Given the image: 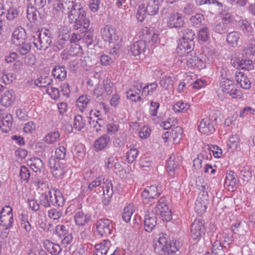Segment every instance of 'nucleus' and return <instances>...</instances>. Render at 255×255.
<instances>
[{"mask_svg": "<svg viewBox=\"0 0 255 255\" xmlns=\"http://www.w3.org/2000/svg\"><path fill=\"white\" fill-rule=\"evenodd\" d=\"M70 23H74L73 28L78 30L82 26L87 30L90 26V20L86 16V12L80 3L71 5L68 15Z\"/></svg>", "mask_w": 255, "mask_h": 255, "instance_id": "obj_1", "label": "nucleus"}, {"mask_svg": "<svg viewBox=\"0 0 255 255\" xmlns=\"http://www.w3.org/2000/svg\"><path fill=\"white\" fill-rule=\"evenodd\" d=\"M32 43L38 50H46L52 42L50 31L45 29L43 30H37L32 36Z\"/></svg>", "mask_w": 255, "mask_h": 255, "instance_id": "obj_2", "label": "nucleus"}, {"mask_svg": "<svg viewBox=\"0 0 255 255\" xmlns=\"http://www.w3.org/2000/svg\"><path fill=\"white\" fill-rule=\"evenodd\" d=\"M95 226L97 233L103 238H108L112 233V222L108 219L101 218L98 220Z\"/></svg>", "mask_w": 255, "mask_h": 255, "instance_id": "obj_3", "label": "nucleus"}, {"mask_svg": "<svg viewBox=\"0 0 255 255\" xmlns=\"http://www.w3.org/2000/svg\"><path fill=\"white\" fill-rule=\"evenodd\" d=\"M226 69L223 68L221 71L222 77L220 82V87L224 93L229 94L233 98L240 96V92L235 88L233 82L229 78L224 76V72H226Z\"/></svg>", "mask_w": 255, "mask_h": 255, "instance_id": "obj_4", "label": "nucleus"}, {"mask_svg": "<svg viewBox=\"0 0 255 255\" xmlns=\"http://www.w3.org/2000/svg\"><path fill=\"white\" fill-rule=\"evenodd\" d=\"M205 221L201 218L196 219L191 225V237L193 240L199 241L206 232Z\"/></svg>", "mask_w": 255, "mask_h": 255, "instance_id": "obj_5", "label": "nucleus"}, {"mask_svg": "<svg viewBox=\"0 0 255 255\" xmlns=\"http://www.w3.org/2000/svg\"><path fill=\"white\" fill-rule=\"evenodd\" d=\"M0 225L9 229L12 227L13 223V215L12 208L9 206L3 207L0 212Z\"/></svg>", "mask_w": 255, "mask_h": 255, "instance_id": "obj_6", "label": "nucleus"}, {"mask_svg": "<svg viewBox=\"0 0 255 255\" xmlns=\"http://www.w3.org/2000/svg\"><path fill=\"white\" fill-rule=\"evenodd\" d=\"M141 41L152 46L156 43L158 38V34L156 33L153 27H145L141 30L140 35Z\"/></svg>", "mask_w": 255, "mask_h": 255, "instance_id": "obj_7", "label": "nucleus"}, {"mask_svg": "<svg viewBox=\"0 0 255 255\" xmlns=\"http://www.w3.org/2000/svg\"><path fill=\"white\" fill-rule=\"evenodd\" d=\"M186 64L189 68L201 69L206 67L203 55H197L195 53L187 55Z\"/></svg>", "mask_w": 255, "mask_h": 255, "instance_id": "obj_8", "label": "nucleus"}, {"mask_svg": "<svg viewBox=\"0 0 255 255\" xmlns=\"http://www.w3.org/2000/svg\"><path fill=\"white\" fill-rule=\"evenodd\" d=\"M102 38L106 42L116 43L119 41V36L116 29L110 25H106L101 29Z\"/></svg>", "mask_w": 255, "mask_h": 255, "instance_id": "obj_9", "label": "nucleus"}, {"mask_svg": "<svg viewBox=\"0 0 255 255\" xmlns=\"http://www.w3.org/2000/svg\"><path fill=\"white\" fill-rule=\"evenodd\" d=\"M48 194V203L50 207L52 205L55 207H62L65 202L64 198L60 191L57 189L52 192L49 190Z\"/></svg>", "mask_w": 255, "mask_h": 255, "instance_id": "obj_10", "label": "nucleus"}, {"mask_svg": "<svg viewBox=\"0 0 255 255\" xmlns=\"http://www.w3.org/2000/svg\"><path fill=\"white\" fill-rule=\"evenodd\" d=\"M194 41L186 40L183 38H180L178 41L177 52L181 56L188 55L194 49Z\"/></svg>", "mask_w": 255, "mask_h": 255, "instance_id": "obj_11", "label": "nucleus"}, {"mask_svg": "<svg viewBox=\"0 0 255 255\" xmlns=\"http://www.w3.org/2000/svg\"><path fill=\"white\" fill-rule=\"evenodd\" d=\"M167 23L170 28H180L184 26L185 21L181 13L173 12L168 17Z\"/></svg>", "mask_w": 255, "mask_h": 255, "instance_id": "obj_12", "label": "nucleus"}, {"mask_svg": "<svg viewBox=\"0 0 255 255\" xmlns=\"http://www.w3.org/2000/svg\"><path fill=\"white\" fill-rule=\"evenodd\" d=\"M222 153V149L218 146L215 145L213 146V149L212 150L208 149L202 150L194 159H211L212 155L215 158H219L221 157Z\"/></svg>", "mask_w": 255, "mask_h": 255, "instance_id": "obj_13", "label": "nucleus"}, {"mask_svg": "<svg viewBox=\"0 0 255 255\" xmlns=\"http://www.w3.org/2000/svg\"><path fill=\"white\" fill-rule=\"evenodd\" d=\"M231 63L232 66L238 69L247 70L251 73L253 72L254 70L253 62L250 59L237 58L233 62L232 59Z\"/></svg>", "mask_w": 255, "mask_h": 255, "instance_id": "obj_14", "label": "nucleus"}, {"mask_svg": "<svg viewBox=\"0 0 255 255\" xmlns=\"http://www.w3.org/2000/svg\"><path fill=\"white\" fill-rule=\"evenodd\" d=\"M156 215L153 211H147L145 212L144 224L145 231L150 232L156 225Z\"/></svg>", "mask_w": 255, "mask_h": 255, "instance_id": "obj_15", "label": "nucleus"}, {"mask_svg": "<svg viewBox=\"0 0 255 255\" xmlns=\"http://www.w3.org/2000/svg\"><path fill=\"white\" fill-rule=\"evenodd\" d=\"M215 123L210 121L209 118H205L200 122L199 130L202 133L211 134L215 130Z\"/></svg>", "mask_w": 255, "mask_h": 255, "instance_id": "obj_16", "label": "nucleus"}, {"mask_svg": "<svg viewBox=\"0 0 255 255\" xmlns=\"http://www.w3.org/2000/svg\"><path fill=\"white\" fill-rule=\"evenodd\" d=\"M103 190L104 198L102 202L104 205L107 206L113 194V184L111 180L107 179L105 182L104 181Z\"/></svg>", "mask_w": 255, "mask_h": 255, "instance_id": "obj_17", "label": "nucleus"}, {"mask_svg": "<svg viewBox=\"0 0 255 255\" xmlns=\"http://www.w3.org/2000/svg\"><path fill=\"white\" fill-rule=\"evenodd\" d=\"M27 39V35L25 29L19 26L16 28L12 33L11 36L12 42L15 45H19L22 42H24Z\"/></svg>", "mask_w": 255, "mask_h": 255, "instance_id": "obj_18", "label": "nucleus"}, {"mask_svg": "<svg viewBox=\"0 0 255 255\" xmlns=\"http://www.w3.org/2000/svg\"><path fill=\"white\" fill-rule=\"evenodd\" d=\"M15 99L14 91L12 89L7 90L2 95L0 103L2 106L8 107L14 103Z\"/></svg>", "mask_w": 255, "mask_h": 255, "instance_id": "obj_19", "label": "nucleus"}, {"mask_svg": "<svg viewBox=\"0 0 255 255\" xmlns=\"http://www.w3.org/2000/svg\"><path fill=\"white\" fill-rule=\"evenodd\" d=\"M91 220V215L89 213H86L79 210L76 211L74 215V220L77 225L85 226Z\"/></svg>", "mask_w": 255, "mask_h": 255, "instance_id": "obj_20", "label": "nucleus"}, {"mask_svg": "<svg viewBox=\"0 0 255 255\" xmlns=\"http://www.w3.org/2000/svg\"><path fill=\"white\" fill-rule=\"evenodd\" d=\"M44 249L51 255H58L60 254L62 249L58 244L54 243L49 240H46L43 242Z\"/></svg>", "mask_w": 255, "mask_h": 255, "instance_id": "obj_21", "label": "nucleus"}, {"mask_svg": "<svg viewBox=\"0 0 255 255\" xmlns=\"http://www.w3.org/2000/svg\"><path fill=\"white\" fill-rule=\"evenodd\" d=\"M235 75V80L238 84L240 85L241 88L244 89H249L250 88L251 82L243 72L236 71Z\"/></svg>", "mask_w": 255, "mask_h": 255, "instance_id": "obj_22", "label": "nucleus"}, {"mask_svg": "<svg viewBox=\"0 0 255 255\" xmlns=\"http://www.w3.org/2000/svg\"><path fill=\"white\" fill-rule=\"evenodd\" d=\"M159 236L157 243L154 247V251L157 253H160V250L163 251L169 242L168 236L166 234L161 233Z\"/></svg>", "mask_w": 255, "mask_h": 255, "instance_id": "obj_23", "label": "nucleus"}, {"mask_svg": "<svg viewBox=\"0 0 255 255\" xmlns=\"http://www.w3.org/2000/svg\"><path fill=\"white\" fill-rule=\"evenodd\" d=\"M146 45L143 41L139 40L135 42L130 47L131 53L134 56H138L145 52Z\"/></svg>", "mask_w": 255, "mask_h": 255, "instance_id": "obj_24", "label": "nucleus"}, {"mask_svg": "<svg viewBox=\"0 0 255 255\" xmlns=\"http://www.w3.org/2000/svg\"><path fill=\"white\" fill-rule=\"evenodd\" d=\"M38 9L35 6H33L32 4H29L26 9L27 18L30 22H34L40 17V13L37 10Z\"/></svg>", "mask_w": 255, "mask_h": 255, "instance_id": "obj_25", "label": "nucleus"}, {"mask_svg": "<svg viewBox=\"0 0 255 255\" xmlns=\"http://www.w3.org/2000/svg\"><path fill=\"white\" fill-rule=\"evenodd\" d=\"M160 3L159 0H149L146 7L147 14L150 15H156L158 12Z\"/></svg>", "mask_w": 255, "mask_h": 255, "instance_id": "obj_26", "label": "nucleus"}, {"mask_svg": "<svg viewBox=\"0 0 255 255\" xmlns=\"http://www.w3.org/2000/svg\"><path fill=\"white\" fill-rule=\"evenodd\" d=\"M12 125V117L10 114H6L1 120L0 128L4 132L7 133L10 129Z\"/></svg>", "mask_w": 255, "mask_h": 255, "instance_id": "obj_27", "label": "nucleus"}, {"mask_svg": "<svg viewBox=\"0 0 255 255\" xmlns=\"http://www.w3.org/2000/svg\"><path fill=\"white\" fill-rule=\"evenodd\" d=\"M53 76L60 81H63L67 77V71L64 66H56L52 71Z\"/></svg>", "mask_w": 255, "mask_h": 255, "instance_id": "obj_28", "label": "nucleus"}, {"mask_svg": "<svg viewBox=\"0 0 255 255\" xmlns=\"http://www.w3.org/2000/svg\"><path fill=\"white\" fill-rule=\"evenodd\" d=\"M69 39V35L65 34L58 37L57 41L53 45V50L59 51L63 49L68 43Z\"/></svg>", "mask_w": 255, "mask_h": 255, "instance_id": "obj_29", "label": "nucleus"}, {"mask_svg": "<svg viewBox=\"0 0 255 255\" xmlns=\"http://www.w3.org/2000/svg\"><path fill=\"white\" fill-rule=\"evenodd\" d=\"M241 36V34L239 32L232 31L227 34L226 41L230 45L235 47L238 45Z\"/></svg>", "mask_w": 255, "mask_h": 255, "instance_id": "obj_30", "label": "nucleus"}, {"mask_svg": "<svg viewBox=\"0 0 255 255\" xmlns=\"http://www.w3.org/2000/svg\"><path fill=\"white\" fill-rule=\"evenodd\" d=\"M91 101V97L88 95L80 96L76 101V106L81 112H83Z\"/></svg>", "mask_w": 255, "mask_h": 255, "instance_id": "obj_31", "label": "nucleus"}, {"mask_svg": "<svg viewBox=\"0 0 255 255\" xmlns=\"http://www.w3.org/2000/svg\"><path fill=\"white\" fill-rule=\"evenodd\" d=\"M236 174L233 171H229L227 172L225 185L232 186V190H234V187L238 184V180L236 179Z\"/></svg>", "mask_w": 255, "mask_h": 255, "instance_id": "obj_32", "label": "nucleus"}, {"mask_svg": "<svg viewBox=\"0 0 255 255\" xmlns=\"http://www.w3.org/2000/svg\"><path fill=\"white\" fill-rule=\"evenodd\" d=\"M197 5H201L204 4L212 5L215 7V11L216 12H220L222 9L223 4L217 0H195Z\"/></svg>", "mask_w": 255, "mask_h": 255, "instance_id": "obj_33", "label": "nucleus"}, {"mask_svg": "<svg viewBox=\"0 0 255 255\" xmlns=\"http://www.w3.org/2000/svg\"><path fill=\"white\" fill-rule=\"evenodd\" d=\"M139 88H138L137 90L130 88L127 92V97L128 99L135 102L140 101L141 100V99L140 96H136V95H138L140 93L141 89H142V86L141 85H139Z\"/></svg>", "mask_w": 255, "mask_h": 255, "instance_id": "obj_34", "label": "nucleus"}, {"mask_svg": "<svg viewBox=\"0 0 255 255\" xmlns=\"http://www.w3.org/2000/svg\"><path fill=\"white\" fill-rule=\"evenodd\" d=\"M110 140V137L107 134L101 136L95 142L94 146L96 149L97 150L103 149L108 145Z\"/></svg>", "mask_w": 255, "mask_h": 255, "instance_id": "obj_35", "label": "nucleus"}, {"mask_svg": "<svg viewBox=\"0 0 255 255\" xmlns=\"http://www.w3.org/2000/svg\"><path fill=\"white\" fill-rule=\"evenodd\" d=\"M190 105L183 101H178L172 106V110L175 113H186L190 108Z\"/></svg>", "mask_w": 255, "mask_h": 255, "instance_id": "obj_36", "label": "nucleus"}, {"mask_svg": "<svg viewBox=\"0 0 255 255\" xmlns=\"http://www.w3.org/2000/svg\"><path fill=\"white\" fill-rule=\"evenodd\" d=\"M180 247V243L178 241L169 240V243L163 251L170 255L176 253L179 250Z\"/></svg>", "mask_w": 255, "mask_h": 255, "instance_id": "obj_37", "label": "nucleus"}, {"mask_svg": "<svg viewBox=\"0 0 255 255\" xmlns=\"http://www.w3.org/2000/svg\"><path fill=\"white\" fill-rule=\"evenodd\" d=\"M86 120L80 115L75 116L74 119L73 127L78 131H80L86 126Z\"/></svg>", "mask_w": 255, "mask_h": 255, "instance_id": "obj_38", "label": "nucleus"}, {"mask_svg": "<svg viewBox=\"0 0 255 255\" xmlns=\"http://www.w3.org/2000/svg\"><path fill=\"white\" fill-rule=\"evenodd\" d=\"M17 48L16 49L17 51L22 56L27 55L30 51L31 48V45L30 43L24 42H21L19 45H15Z\"/></svg>", "mask_w": 255, "mask_h": 255, "instance_id": "obj_39", "label": "nucleus"}, {"mask_svg": "<svg viewBox=\"0 0 255 255\" xmlns=\"http://www.w3.org/2000/svg\"><path fill=\"white\" fill-rule=\"evenodd\" d=\"M240 142V138L238 135L235 134L230 136L227 143V148L229 150L231 149L232 150L237 149Z\"/></svg>", "mask_w": 255, "mask_h": 255, "instance_id": "obj_40", "label": "nucleus"}, {"mask_svg": "<svg viewBox=\"0 0 255 255\" xmlns=\"http://www.w3.org/2000/svg\"><path fill=\"white\" fill-rule=\"evenodd\" d=\"M179 35L181 37V38H183L186 40L190 41H194L195 35V32L192 29L189 28H184L182 29L179 32Z\"/></svg>", "mask_w": 255, "mask_h": 255, "instance_id": "obj_41", "label": "nucleus"}, {"mask_svg": "<svg viewBox=\"0 0 255 255\" xmlns=\"http://www.w3.org/2000/svg\"><path fill=\"white\" fill-rule=\"evenodd\" d=\"M170 135L173 141L178 142L182 137V128L179 126L172 128Z\"/></svg>", "mask_w": 255, "mask_h": 255, "instance_id": "obj_42", "label": "nucleus"}, {"mask_svg": "<svg viewBox=\"0 0 255 255\" xmlns=\"http://www.w3.org/2000/svg\"><path fill=\"white\" fill-rule=\"evenodd\" d=\"M204 20V15L200 13H196L192 15L189 19L190 23L194 27H198L201 25L202 22Z\"/></svg>", "mask_w": 255, "mask_h": 255, "instance_id": "obj_43", "label": "nucleus"}, {"mask_svg": "<svg viewBox=\"0 0 255 255\" xmlns=\"http://www.w3.org/2000/svg\"><path fill=\"white\" fill-rule=\"evenodd\" d=\"M60 134L58 131L49 132L44 137V141L47 144H52L58 141Z\"/></svg>", "mask_w": 255, "mask_h": 255, "instance_id": "obj_44", "label": "nucleus"}, {"mask_svg": "<svg viewBox=\"0 0 255 255\" xmlns=\"http://www.w3.org/2000/svg\"><path fill=\"white\" fill-rule=\"evenodd\" d=\"M210 38L209 29L207 26H203L198 31V38L199 41L206 42Z\"/></svg>", "mask_w": 255, "mask_h": 255, "instance_id": "obj_45", "label": "nucleus"}, {"mask_svg": "<svg viewBox=\"0 0 255 255\" xmlns=\"http://www.w3.org/2000/svg\"><path fill=\"white\" fill-rule=\"evenodd\" d=\"M211 255H225L223 246L220 241L216 240L212 245Z\"/></svg>", "mask_w": 255, "mask_h": 255, "instance_id": "obj_46", "label": "nucleus"}, {"mask_svg": "<svg viewBox=\"0 0 255 255\" xmlns=\"http://www.w3.org/2000/svg\"><path fill=\"white\" fill-rule=\"evenodd\" d=\"M53 82L52 79L49 77H41L35 81V84L39 87H46Z\"/></svg>", "mask_w": 255, "mask_h": 255, "instance_id": "obj_47", "label": "nucleus"}, {"mask_svg": "<svg viewBox=\"0 0 255 255\" xmlns=\"http://www.w3.org/2000/svg\"><path fill=\"white\" fill-rule=\"evenodd\" d=\"M246 226V224L245 222H242L239 221L238 222L233 224L232 226V231L234 234H243L246 231L244 229V227Z\"/></svg>", "mask_w": 255, "mask_h": 255, "instance_id": "obj_48", "label": "nucleus"}, {"mask_svg": "<svg viewBox=\"0 0 255 255\" xmlns=\"http://www.w3.org/2000/svg\"><path fill=\"white\" fill-rule=\"evenodd\" d=\"M208 203L196 201L195 206V211L199 215H202L206 211L207 204Z\"/></svg>", "mask_w": 255, "mask_h": 255, "instance_id": "obj_49", "label": "nucleus"}, {"mask_svg": "<svg viewBox=\"0 0 255 255\" xmlns=\"http://www.w3.org/2000/svg\"><path fill=\"white\" fill-rule=\"evenodd\" d=\"M147 12L144 5L142 3L139 4L138 7L136 16L137 20L140 22H142L146 16Z\"/></svg>", "mask_w": 255, "mask_h": 255, "instance_id": "obj_50", "label": "nucleus"}, {"mask_svg": "<svg viewBox=\"0 0 255 255\" xmlns=\"http://www.w3.org/2000/svg\"><path fill=\"white\" fill-rule=\"evenodd\" d=\"M70 56L81 55L83 53L82 47L77 43L72 44L69 50Z\"/></svg>", "mask_w": 255, "mask_h": 255, "instance_id": "obj_51", "label": "nucleus"}, {"mask_svg": "<svg viewBox=\"0 0 255 255\" xmlns=\"http://www.w3.org/2000/svg\"><path fill=\"white\" fill-rule=\"evenodd\" d=\"M229 26L226 23L221 22L215 24L214 30L219 34H224L228 31Z\"/></svg>", "mask_w": 255, "mask_h": 255, "instance_id": "obj_52", "label": "nucleus"}, {"mask_svg": "<svg viewBox=\"0 0 255 255\" xmlns=\"http://www.w3.org/2000/svg\"><path fill=\"white\" fill-rule=\"evenodd\" d=\"M239 25L244 33H251L253 32V29L250 22L247 20L243 19L239 21Z\"/></svg>", "mask_w": 255, "mask_h": 255, "instance_id": "obj_53", "label": "nucleus"}, {"mask_svg": "<svg viewBox=\"0 0 255 255\" xmlns=\"http://www.w3.org/2000/svg\"><path fill=\"white\" fill-rule=\"evenodd\" d=\"M241 176L242 180L245 181H248L251 179L252 173L249 166L246 165L243 167L241 170Z\"/></svg>", "mask_w": 255, "mask_h": 255, "instance_id": "obj_54", "label": "nucleus"}, {"mask_svg": "<svg viewBox=\"0 0 255 255\" xmlns=\"http://www.w3.org/2000/svg\"><path fill=\"white\" fill-rule=\"evenodd\" d=\"M6 10V18L8 20H12L18 16V12L16 7L12 6L8 7Z\"/></svg>", "mask_w": 255, "mask_h": 255, "instance_id": "obj_55", "label": "nucleus"}, {"mask_svg": "<svg viewBox=\"0 0 255 255\" xmlns=\"http://www.w3.org/2000/svg\"><path fill=\"white\" fill-rule=\"evenodd\" d=\"M93 30H89L87 31L82 37L83 41L88 47L93 43Z\"/></svg>", "mask_w": 255, "mask_h": 255, "instance_id": "obj_56", "label": "nucleus"}, {"mask_svg": "<svg viewBox=\"0 0 255 255\" xmlns=\"http://www.w3.org/2000/svg\"><path fill=\"white\" fill-rule=\"evenodd\" d=\"M103 85L105 92L108 95H111L113 93L114 84L110 79L107 78L104 80Z\"/></svg>", "mask_w": 255, "mask_h": 255, "instance_id": "obj_57", "label": "nucleus"}, {"mask_svg": "<svg viewBox=\"0 0 255 255\" xmlns=\"http://www.w3.org/2000/svg\"><path fill=\"white\" fill-rule=\"evenodd\" d=\"M108 250L107 246L103 244L96 245L95 255H106Z\"/></svg>", "mask_w": 255, "mask_h": 255, "instance_id": "obj_58", "label": "nucleus"}, {"mask_svg": "<svg viewBox=\"0 0 255 255\" xmlns=\"http://www.w3.org/2000/svg\"><path fill=\"white\" fill-rule=\"evenodd\" d=\"M157 84L156 82L150 83L146 85L142 88V94H144L145 95H150L153 93L157 88Z\"/></svg>", "mask_w": 255, "mask_h": 255, "instance_id": "obj_59", "label": "nucleus"}, {"mask_svg": "<svg viewBox=\"0 0 255 255\" xmlns=\"http://www.w3.org/2000/svg\"><path fill=\"white\" fill-rule=\"evenodd\" d=\"M145 191L150 193V197H152L153 199H156L160 194L158 190V187L156 186H148L145 188Z\"/></svg>", "mask_w": 255, "mask_h": 255, "instance_id": "obj_60", "label": "nucleus"}, {"mask_svg": "<svg viewBox=\"0 0 255 255\" xmlns=\"http://www.w3.org/2000/svg\"><path fill=\"white\" fill-rule=\"evenodd\" d=\"M160 86L167 90L172 87V80L170 77L165 76L163 77L160 82Z\"/></svg>", "mask_w": 255, "mask_h": 255, "instance_id": "obj_61", "label": "nucleus"}, {"mask_svg": "<svg viewBox=\"0 0 255 255\" xmlns=\"http://www.w3.org/2000/svg\"><path fill=\"white\" fill-rule=\"evenodd\" d=\"M104 181V178L102 176H99L97 177L95 179H94L91 183H90L88 185L87 190L90 191H92L94 190V188L100 186L102 181Z\"/></svg>", "mask_w": 255, "mask_h": 255, "instance_id": "obj_62", "label": "nucleus"}, {"mask_svg": "<svg viewBox=\"0 0 255 255\" xmlns=\"http://www.w3.org/2000/svg\"><path fill=\"white\" fill-rule=\"evenodd\" d=\"M133 214V210L129 207H126L124 209L122 214V218L124 221L128 223L130 221L131 216Z\"/></svg>", "mask_w": 255, "mask_h": 255, "instance_id": "obj_63", "label": "nucleus"}, {"mask_svg": "<svg viewBox=\"0 0 255 255\" xmlns=\"http://www.w3.org/2000/svg\"><path fill=\"white\" fill-rule=\"evenodd\" d=\"M46 91L47 93L50 95L51 97L54 100H56L60 97V92L57 88L52 87H48L46 89Z\"/></svg>", "mask_w": 255, "mask_h": 255, "instance_id": "obj_64", "label": "nucleus"}]
</instances>
